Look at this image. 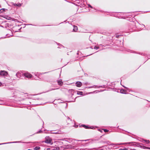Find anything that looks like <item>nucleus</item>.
<instances>
[{"instance_id": "nucleus-1", "label": "nucleus", "mask_w": 150, "mask_h": 150, "mask_svg": "<svg viewBox=\"0 0 150 150\" xmlns=\"http://www.w3.org/2000/svg\"><path fill=\"white\" fill-rule=\"evenodd\" d=\"M23 75L24 76L28 78H30L32 77V75L31 74L28 72L25 73L23 74Z\"/></svg>"}, {"instance_id": "nucleus-2", "label": "nucleus", "mask_w": 150, "mask_h": 150, "mask_svg": "<svg viewBox=\"0 0 150 150\" xmlns=\"http://www.w3.org/2000/svg\"><path fill=\"white\" fill-rule=\"evenodd\" d=\"M8 74L7 72L5 71H1L0 72V74L3 76H7Z\"/></svg>"}, {"instance_id": "nucleus-3", "label": "nucleus", "mask_w": 150, "mask_h": 150, "mask_svg": "<svg viewBox=\"0 0 150 150\" xmlns=\"http://www.w3.org/2000/svg\"><path fill=\"white\" fill-rule=\"evenodd\" d=\"M15 75L18 78V79L19 80L20 78L21 77L22 74L21 73L19 72H18L16 73Z\"/></svg>"}, {"instance_id": "nucleus-4", "label": "nucleus", "mask_w": 150, "mask_h": 150, "mask_svg": "<svg viewBox=\"0 0 150 150\" xmlns=\"http://www.w3.org/2000/svg\"><path fill=\"white\" fill-rule=\"evenodd\" d=\"M76 86L78 87H80L82 85V83L80 81H77L76 83Z\"/></svg>"}, {"instance_id": "nucleus-5", "label": "nucleus", "mask_w": 150, "mask_h": 150, "mask_svg": "<svg viewBox=\"0 0 150 150\" xmlns=\"http://www.w3.org/2000/svg\"><path fill=\"white\" fill-rule=\"evenodd\" d=\"M21 141H16V142H12L5 143H2V144H0V145L4 144H10V143H21Z\"/></svg>"}, {"instance_id": "nucleus-6", "label": "nucleus", "mask_w": 150, "mask_h": 150, "mask_svg": "<svg viewBox=\"0 0 150 150\" xmlns=\"http://www.w3.org/2000/svg\"><path fill=\"white\" fill-rule=\"evenodd\" d=\"M12 4L14 6L20 7L21 6V4L20 3L16 4L14 3H13Z\"/></svg>"}, {"instance_id": "nucleus-7", "label": "nucleus", "mask_w": 150, "mask_h": 150, "mask_svg": "<svg viewBox=\"0 0 150 150\" xmlns=\"http://www.w3.org/2000/svg\"><path fill=\"white\" fill-rule=\"evenodd\" d=\"M120 93H122L126 94V90L124 89H122L120 90Z\"/></svg>"}, {"instance_id": "nucleus-8", "label": "nucleus", "mask_w": 150, "mask_h": 150, "mask_svg": "<svg viewBox=\"0 0 150 150\" xmlns=\"http://www.w3.org/2000/svg\"><path fill=\"white\" fill-rule=\"evenodd\" d=\"M58 83L59 85H62L63 83V82L62 81V80L60 79L58 81Z\"/></svg>"}, {"instance_id": "nucleus-9", "label": "nucleus", "mask_w": 150, "mask_h": 150, "mask_svg": "<svg viewBox=\"0 0 150 150\" xmlns=\"http://www.w3.org/2000/svg\"><path fill=\"white\" fill-rule=\"evenodd\" d=\"M45 142L46 143L50 144V143H51V140H50V139H47L45 141Z\"/></svg>"}, {"instance_id": "nucleus-10", "label": "nucleus", "mask_w": 150, "mask_h": 150, "mask_svg": "<svg viewBox=\"0 0 150 150\" xmlns=\"http://www.w3.org/2000/svg\"><path fill=\"white\" fill-rule=\"evenodd\" d=\"M78 30V28L76 26H74L73 31L74 32H76Z\"/></svg>"}, {"instance_id": "nucleus-11", "label": "nucleus", "mask_w": 150, "mask_h": 150, "mask_svg": "<svg viewBox=\"0 0 150 150\" xmlns=\"http://www.w3.org/2000/svg\"><path fill=\"white\" fill-rule=\"evenodd\" d=\"M83 127L86 129H89V128L92 129V128H91V127H89L88 126H86L85 125H83Z\"/></svg>"}, {"instance_id": "nucleus-12", "label": "nucleus", "mask_w": 150, "mask_h": 150, "mask_svg": "<svg viewBox=\"0 0 150 150\" xmlns=\"http://www.w3.org/2000/svg\"><path fill=\"white\" fill-rule=\"evenodd\" d=\"M40 149V147L39 146H36L34 149V150H39Z\"/></svg>"}, {"instance_id": "nucleus-13", "label": "nucleus", "mask_w": 150, "mask_h": 150, "mask_svg": "<svg viewBox=\"0 0 150 150\" xmlns=\"http://www.w3.org/2000/svg\"><path fill=\"white\" fill-rule=\"evenodd\" d=\"M51 133L54 134H60V132H59V131L57 132L56 131H54V132H52Z\"/></svg>"}, {"instance_id": "nucleus-14", "label": "nucleus", "mask_w": 150, "mask_h": 150, "mask_svg": "<svg viewBox=\"0 0 150 150\" xmlns=\"http://www.w3.org/2000/svg\"><path fill=\"white\" fill-rule=\"evenodd\" d=\"M77 94L78 95H82L83 94V92L81 91H78L77 92Z\"/></svg>"}, {"instance_id": "nucleus-15", "label": "nucleus", "mask_w": 150, "mask_h": 150, "mask_svg": "<svg viewBox=\"0 0 150 150\" xmlns=\"http://www.w3.org/2000/svg\"><path fill=\"white\" fill-rule=\"evenodd\" d=\"M96 86L95 85H94L93 86H89V87H88L87 88H95V87Z\"/></svg>"}, {"instance_id": "nucleus-16", "label": "nucleus", "mask_w": 150, "mask_h": 150, "mask_svg": "<svg viewBox=\"0 0 150 150\" xmlns=\"http://www.w3.org/2000/svg\"><path fill=\"white\" fill-rule=\"evenodd\" d=\"M103 130H104V131L105 132H108L109 131V130L108 129H103Z\"/></svg>"}, {"instance_id": "nucleus-17", "label": "nucleus", "mask_w": 150, "mask_h": 150, "mask_svg": "<svg viewBox=\"0 0 150 150\" xmlns=\"http://www.w3.org/2000/svg\"><path fill=\"white\" fill-rule=\"evenodd\" d=\"M99 47L95 46L94 47V49L96 50H97L99 48Z\"/></svg>"}, {"instance_id": "nucleus-18", "label": "nucleus", "mask_w": 150, "mask_h": 150, "mask_svg": "<svg viewBox=\"0 0 150 150\" xmlns=\"http://www.w3.org/2000/svg\"><path fill=\"white\" fill-rule=\"evenodd\" d=\"M11 80H16V78H13V77L11 76Z\"/></svg>"}, {"instance_id": "nucleus-19", "label": "nucleus", "mask_w": 150, "mask_h": 150, "mask_svg": "<svg viewBox=\"0 0 150 150\" xmlns=\"http://www.w3.org/2000/svg\"><path fill=\"white\" fill-rule=\"evenodd\" d=\"M119 150H128L127 149L125 148L124 149H120Z\"/></svg>"}, {"instance_id": "nucleus-20", "label": "nucleus", "mask_w": 150, "mask_h": 150, "mask_svg": "<svg viewBox=\"0 0 150 150\" xmlns=\"http://www.w3.org/2000/svg\"><path fill=\"white\" fill-rule=\"evenodd\" d=\"M145 142L147 144H148L149 143V141L147 140H144Z\"/></svg>"}, {"instance_id": "nucleus-21", "label": "nucleus", "mask_w": 150, "mask_h": 150, "mask_svg": "<svg viewBox=\"0 0 150 150\" xmlns=\"http://www.w3.org/2000/svg\"><path fill=\"white\" fill-rule=\"evenodd\" d=\"M88 7H91V8H93V7L92 6H91L90 4H88Z\"/></svg>"}, {"instance_id": "nucleus-22", "label": "nucleus", "mask_w": 150, "mask_h": 150, "mask_svg": "<svg viewBox=\"0 0 150 150\" xmlns=\"http://www.w3.org/2000/svg\"><path fill=\"white\" fill-rule=\"evenodd\" d=\"M120 36V35H116L115 36V37L117 38H119V37Z\"/></svg>"}, {"instance_id": "nucleus-23", "label": "nucleus", "mask_w": 150, "mask_h": 150, "mask_svg": "<svg viewBox=\"0 0 150 150\" xmlns=\"http://www.w3.org/2000/svg\"><path fill=\"white\" fill-rule=\"evenodd\" d=\"M5 8H2L1 9V10L3 12L5 11Z\"/></svg>"}, {"instance_id": "nucleus-24", "label": "nucleus", "mask_w": 150, "mask_h": 150, "mask_svg": "<svg viewBox=\"0 0 150 150\" xmlns=\"http://www.w3.org/2000/svg\"><path fill=\"white\" fill-rule=\"evenodd\" d=\"M42 132V131L41 130H40V131H38V132L37 133H41V132Z\"/></svg>"}, {"instance_id": "nucleus-25", "label": "nucleus", "mask_w": 150, "mask_h": 150, "mask_svg": "<svg viewBox=\"0 0 150 150\" xmlns=\"http://www.w3.org/2000/svg\"><path fill=\"white\" fill-rule=\"evenodd\" d=\"M123 86V87H124V88H125L127 89V90L128 89V88L125 87V86Z\"/></svg>"}, {"instance_id": "nucleus-26", "label": "nucleus", "mask_w": 150, "mask_h": 150, "mask_svg": "<svg viewBox=\"0 0 150 150\" xmlns=\"http://www.w3.org/2000/svg\"><path fill=\"white\" fill-rule=\"evenodd\" d=\"M3 11L1 10V9H0V13H3Z\"/></svg>"}, {"instance_id": "nucleus-27", "label": "nucleus", "mask_w": 150, "mask_h": 150, "mask_svg": "<svg viewBox=\"0 0 150 150\" xmlns=\"http://www.w3.org/2000/svg\"><path fill=\"white\" fill-rule=\"evenodd\" d=\"M34 74H35V76H37V74L36 73H34Z\"/></svg>"}, {"instance_id": "nucleus-28", "label": "nucleus", "mask_w": 150, "mask_h": 150, "mask_svg": "<svg viewBox=\"0 0 150 150\" xmlns=\"http://www.w3.org/2000/svg\"><path fill=\"white\" fill-rule=\"evenodd\" d=\"M99 131H100V132H102V130H99Z\"/></svg>"}, {"instance_id": "nucleus-29", "label": "nucleus", "mask_w": 150, "mask_h": 150, "mask_svg": "<svg viewBox=\"0 0 150 150\" xmlns=\"http://www.w3.org/2000/svg\"><path fill=\"white\" fill-rule=\"evenodd\" d=\"M1 84H2L0 82V86H1Z\"/></svg>"}, {"instance_id": "nucleus-30", "label": "nucleus", "mask_w": 150, "mask_h": 150, "mask_svg": "<svg viewBox=\"0 0 150 150\" xmlns=\"http://www.w3.org/2000/svg\"><path fill=\"white\" fill-rule=\"evenodd\" d=\"M143 25V26L144 27H145V25Z\"/></svg>"}, {"instance_id": "nucleus-31", "label": "nucleus", "mask_w": 150, "mask_h": 150, "mask_svg": "<svg viewBox=\"0 0 150 150\" xmlns=\"http://www.w3.org/2000/svg\"><path fill=\"white\" fill-rule=\"evenodd\" d=\"M55 89H51V90H55Z\"/></svg>"}, {"instance_id": "nucleus-32", "label": "nucleus", "mask_w": 150, "mask_h": 150, "mask_svg": "<svg viewBox=\"0 0 150 150\" xmlns=\"http://www.w3.org/2000/svg\"><path fill=\"white\" fill-rule=\"evenodd\" d=\"M85 84H86H86H87V83H85Z\"/></svg>"}, {"instance_id": "nucleus-33", "label": "nucleus", "mask_w": 150, "mask_h": 150, "mask_svg": "<svg viewBox=\"0 0 150 150\" xmlns=\"http://www.w3.org/2000/svg\"><path fill=\"white\" fill-rule=\"evenodd\" d=\"M47 73V72H45V73H44V74H45V73Z\"/></svg>"}, {"instance_id": "nucleus-34", "label": "nucleus", "mask_w": 150, "mask_h": 150, "mask_svg": "<svg viewBox=\"0 0 150 150\" xmlns=\"http://www.w3.org/2000/svg\"><path fill=\"white\" fill-rule=\"evenodd\" d=\"M68 119H70V118H69V117H68Z\"/></svg>"}, {"instance_id": "nucleus-35", "label": "nucleus", "mask_w": 150, "mask_h": 150, "mask_svg": "<svg viewBox=\"0 0 150 150\" xmlns=\"http://www.w3.org/2000/svg\"><path fill=\"white\" fill-rule=\"evenodd\" d=\"M91 49H93V48H92V47H91Z\"/></svg>"}]
</instances>
